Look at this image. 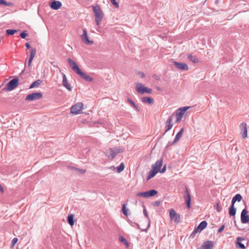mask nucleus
Masks as SVG:
<instances>
[{
    "label": "nucleus",
    "mask_w": 249,
    "mask_h": 249,
    "mask_svg": "<svg viewBox=\"0 0 249 249\" xmlns=\"http://www.w3.org/2000/svg\"><path fill=\"white\" fill-rule=\"evenodd\" d=\"M216 209L218 212H220L222 211L221 207L219 205L218 203H217L216 206Z\"/></svg>",
    "instance_id": "de8ad7c7"
},
{
    "label": "nucleus",
    "mask_w": 249,
    "mask_h": 249,
    "mask_svg": "<svg viewBox=\"0 0 249 249\" xmlns=\"http://www.w3.org/2000/svg\"><path fill=\"white\" fill-rule=\"evenodd\" d=\"M0 5L11 6L12 5V3L10 2H7L4 0H0Z\"/></svg>",
    "instance_id": "37998d69"
},
{
    "label": "nucleus",
    "mask_w": 249,
    "mask_h": 249,
    "mask_svg": "<svg viewBox=\"0 0 249 249\" xmlns=\"http://www.w3.org/2000/svg\"><path fill=\"white\" fill-rule=\"evenodd\" d=\"M67 60L72 70L77 74L81 70L77 64L70 58H69Z\"/></svg>",
    "instance_id": "0eeeda50"
},
{
    "label": "nucleus",
    "mask_w": 249,
    "mask_h": 249,
    "mask_svg": "<svg viewBox=\"0 0 249 249\" xmlns=\"http://www.w3.org/2000/svg\"><path fill=\"white\" fill-rule=\"evenodd\" d=\"M81 38L83 42L86 44L91 45L93 44V41H90L89 39L88 33L86 29L83 30V35L81 36Z\"/></svg>",
    "instance_id": "9b49d317"
},
{
    "label": "nucleus",
    "mask_w": 249,
    "mask_h": 249,
    "mask_svg": "<svg viewBox=\"0 0 249 249\" xmlns=\"http://www.w3.org/2000/svg\"><path fill=\"white\" fill-rule=\"evenodd\" d=\"M119 240L123 243L124 245H126L127 247L128 246V243L127 240L123 236H121L119 237Z\"/></svg>",
    "instance_id": "a19ab883"
},
{
    "label": "nucleus",
    "mask_w": 249,
    "mask_h": 249,
    "mask_svg": "<svg viewBox=\"0 0 249 249\" xmlns=\"http://www.w3.org/2000/svg\"><path fill=\"white\" fill-rule=\"evenodd\" d=\"M185 193L186 195L184 196V199L187 207L190 209L191 207V196L187 187H185Z\"/></svg>",
    "instance_id": "dca6fc26"
},
{
    "label": "nucleus",
    "mask_w": 249,
    "mask_h": 249,
    "mask_svg": "<svg viewBox=\"0 0 249 249\" xmlns=\"http://www.w3.org/2000/svg\"><path fill=\"white\" fill-rule=\"evenodd\" d=\"M242 199V196L239 194L235 195L232 198L231 200V204L234 205L236 201L240 202Z\"/></svg>",
    "instance_id": "393cba45"
},
{
    "label": "nucleus",
    "mask_w": 249,
    "mask_h": 249,
    "mask_svg": "<svg viewBox=\"0 0 249 249\" xmlns=\"http://www.w3.org/2000/svg\"><path fill=\"white\" fill-rule=\"evenodd\" d=\"M157 171L152 168V170H151L148 173L147 178V180H148L151 178H153L157 174Z\"/></svg>",
    "instance_id": "cd10ccee"
},
{
    "label": "nucleus",
    "mask_w": 249,
    "mask_h": 249,
    "mask_svg": "<svg viewBox=\"0 0 249 249\" xmlns=\"http://www.w3.org/2000/svg\"><path fill=\"white\" fill-rule=\"evenodd\" d=\"M213 241L210 240H207L204 241L200 247L202 249H213Z\"/></svg>",
    "instance_id": "2eb2a0df"
},
{
    "label": "nucleus",
    "mask_w": 249,
    "mask_h": 249,
    "mask_svg": "<svg viewBox=\"0 0 249 249\" xmlns=\"http://www.w3.org/2000/svg\"><path fill=\"white\" fill-rule=\"evenodd\" d=\"M122 212L123 214L125 215H128V210L126 208V204H124L122 206Z\"/></svg>",
    "instance_id": "4c0bfd02"
},
{
    "label": "nucleus",
    "mask_w": 249,
    "mask_h": 249,
    "mask_svg": "<svg viewBox=\"0 0 249 249\" xmlns=\"http://www.w3.org/2000/svg\"><path fill=\"white\" fill-rule=\"evenodd\" d=\"M0 192L1 193L4 192V189L3 187L0 184Z\"/></svg>",
    "instance_id": "5fc2aeb1"
},
{
    "label": "nucleus",
    "mask_w": 249,
    "mask_h": 249,
    "mask_svg": "<svg viewBox=\"0 0 249 249\" xmlns=\"http://www.w3.org/2000/svg\"><path fill=\"white\" fill-rule=\"evenodd\" d=\"M121 152L120 149L118 148H110V156L112 159H114L116 155Z\"/></svg>",
    "instance_id": "4be33fe9"
},
{
    "label": "nucleus",
    "mask_w": 249,
    "mask_h": 249,
    "mask_svg": "<svg viewBox=\"0 0 249 249\" xmlns=\"http://www.w3.org/2000/svg\"><path fill=\"white\" fill-rule=\"evenodd\" d=\"M18 241V239L17 238L15 237L13 238V239L12 240L11 246L14 247L15 245V244L17 243Z\"/></svg>",
    "instance_id": "49530a36"
},
{
    "label": "nucleus",
    "mask_w": 249,
    "mask_h": 249,
    "mask_svg": "<svg viewBox=\"0 0 249 249\" xmlns=\"http://www.w3.org/2000/svg\"><path fill=\"white\" fill-rule=\"evenodd\" d=\"M136 89L139 93L141 94H143L145 92L151 94L152 92L151 89L145 87L142 84L140 83H137L136 84Z\"/></svg>",
    "instance_id": "f03ea898"
},
{
    "label": "nucleus",
    "mask_w": 249,
    "mask_h": 249,
    "mask_svg": "<svg viewBox=\"0 0 249 249\" xmlns=\"http://www.w3.org/2000/svg\"><path fill=\"white\" fill-rule=\"evenodd\" d=\"M18 30L15 29H7L6 31V34L8 36L14 35L15 33H17Z\"/></svg>",
    "instance_id": "c9c22d12"
},
{
    "label": "nucleus",
    "mask_w": 249,
    "mask_h": 249,
    "mask_svg": "<svg viewBox=\"0 0 249 249\" xmlns=\"http://www.w3.org/2000/svg\"><path fill=\"white\" fill-rule=\"evenodd\" d=\"M67 221L71 226H73L74 224V215L72 214H69L67 217Z\"/></svg>",
    "instance_id": "7c9ffc66"
},
{
    "label": "nucleus",
    "mask_w": 249,
    "mask_h": 249,
    "mask_svg": "<svg viewBox=\"0 0 249 249\" xmlns=\"http://www.w3.org/2000/svg\"><path fill=\"white\" fill-rule=\"evenodd\" d=\"M160 201H156L154 202L153 205L155 206H159L160 205Z\"/></svg>",
    "instance_id": "3c124183"
},
{
    "label": "nucleus",
    "mask_w": 249,
    "mask_h": 249,
    "mask_svg": "<svg viewBox=\"0 0 249 249\" xmlns=\"http://www.w3.org/2000/svg\"><path fill=\"white\" fill-rule=\"evenodd\" d=\"M174 64L177 68L179 70L186 71L189 69L188 65L186 63L183 62H178L174 61Z\"/></svg>",
    "instance_id": "f8f14e48"
},
{
    "label": "nucleus",
    "mask_w": 249,
    "mask_h": 249,
    "mask_svg": "<svg viewBox=\"0 0 249 249\" xmlns=\"http://www.w3.org/2000/svg\"><path fill=\"white\" fill-rule=\"evenodd\" d=\"M162 165V159L156 161L155 164L152 166V168L157 171L158 172L160 170V168Z\"/></svg>",
    "instance_id": "6ab92c4d"
},
{
    "label": "nucleus",
    "mask_w": 249,
    "mask_h": 249,
    "mask_svg": "<svg viewBox=\"0 0 249 249\" xmlns=\"http://www.w3.org/2000/svg\"><path fill=\"white\" fill-rule=\"evenodd\" d=\"M93 11L95 16V21L97 25H99L103 19V13L98 5L92 6Z\"/></svg>",
    "instance_id": "f257e3e1"
},
{
    "label": "nucleus",
    "mask_w": 249,
    "mask_h": 249,
    "mask_svg": "<svg viewBox=\"0 0 249 249\" xmlns=\"http://www.w3.org/2000/svg\"><path fill=\"white\" fill-rule=\"evenodd\" d=\"M191 107H184L179 108L176 111L177 120L176 122H179L183 117L185 112Z\"/></svg>",
    "instance_id": "7ed1b4c3"
},
{
    "label": "nucleus",
    "mask_w": 249,
    "mask_h": 249,
    "mask_svg": "<svg viewBox=\"0 0 249 249\" xmlns=\"http://www.w3.org/2000/svg\"><path fill=\"white\" fill-rule=\"evenodd\" d=\"M25 47H26V48L27 49H30L31 48V46H30L29 43H28V42L25 43Z\"/></svg>",
    "instance_id": "603ef678"
},
{
    "label": "nucleus",
    "mask_w": 249,
    "mask_h": 249,
    "mask_svg": "<svg viewBox=\"0 0 249 249\" xmlns=\"http://www.w3.org/2000/svg\"><path fill=\"white\" fill-rule=\"evenodd\" d=\"M36 53V49L35 48H32L30 51V57L28 60V67H30L32 64V61L35 56Z\"/></svg>",
    "instance_id": "aec40b11"
},
{
    "label": "nucleus",
    "mask_w": 249,
    "mask_h": 249,
    "mask_svg": "<svg viewBox=\"0 0 249 249\" xmlns=\"http://www.w3.org/2000/svg\"><path fill=\"white\" fill-rule=\"evenodd\" d=\"M236 209L234 207V205L232 204L229 208V215L231 216H234L236 214Z\"/></svg>",
    "instance_id": "b1692460"
},
{
    "label": "nucleus",
    "mask_w": 249,
    "mask_h": 249,
    "mask_svg": "<svg viewBox=\"0 0 249 249\" xmlns=\"http://www.w3.org/2000/svg\"><path fill=\"white\" fill-rule=\"evenodd\" d=\"M125 166L124 162H122L120 165L116 167L117 172L120 173L122 172L124 169Z\"/></svg>",
    "instance_id": "72a5a7b5"
},
{
    "label": "nucleus",
    "mask_w": 249,
    "mask_h": 249,
    "mask_svg": "<svg viewBox=\"0 0 249 249\" xmlns=\"http://www.w3.org/2000/svg\"><path fill=\"white\" fill-rule=\"evenodd\" d=\"M207 226V222L206 221H202L196 227L197 229L201 232Z\"/></svg>",
    "instance_id": "a878e982"
},
{
    "label": "nucleus",
    "mask_w": 249,
    "mask_h": 249,
    "mask_svg": "<svg viewBox=\"0 0 249 249\" xmlns=\"http://www.w3.org/2000/svg\"><path fill=\"white\" fill-rule=\"evenodd\" d=\"M83 104L82 102H78L72 106L71 109V112L72 114H78L83 108Z\"/></svg>",
    "instance_id": "423d86ee"
},
{
    "label": "nucleus",
    "mask_w": 249,
    "mask_h": 249,
    "mask_svg": "<svg viewBox=\"0 0 249 249\" xmlns=\"http://www.w3.org/2000/svg\"><path fill=\"white\" fill-rule=\"evenodd\" d=\"M140 75L142 78H143L145 76V74L143 72L140 73Z\"/></svg>",
    "instance_id": "6e6d98bb"
},
{
    "label": "nucleus",
    "mask_w": 249,
    "mask_h": 249,
    "mask_svg": "<svg viewBox=\"0 0 249 249\" xmlns=\"http://www.w3.org/2000/svg\"><path fill=\"white\" fill-rule=\"evenodd\" d=\"M28 36V34L26 31H24L20 33L19 36L21 38L24 39Z\"/></svg>",
    "instance_id": "79ce46f5"
},
{
    "label": "nucleus",
    "mask_w": 249,
    "mask_h": 249,
    "mask_svg": "<svg viewBox=\"0 0 249 249\" xmlns=\"http://www.w3.org/2000/svg\"><path fill=\"white\" fill-rule=\"evenodd\" d=\"M187 58L191 61H192L193 62L195 63H197L199 62L198 59L194 55H192V54H189L187 56Z\"/></svg>",
    "instance_id": "2f4dec72"
},
{
    "label": "nucleus",
    "mask_w": 249,
    "mask_h": 249,
    "mask_svg": "<svg viewBox=\"0 0 249 249\" xmlns=\"http://www.w3.org/2000/svg\"><path fill=\"white\" fill-rule=\"evenodd\" d=\"M42 82V80L38 79L34 82L30 86L29 89H33L36 87H38Z\"/></svg>",
    "instance_id": "bb28decb"
},
{
    "label": "nucleus",
    "mask_w": 249,
    "mask_h": 249,
    "mask_svg": "<svg viewBox=\"0 0 249 249\" xmlns=\"http://www.w3.org/2000/svg\"><path fill=\"white\" fill-rule=\"evenodd\" d=\"M169 215L171 220H174L176 223H178L180 222V215L177 214L174 209H171L170 210Z\"/></svg>",
    "instance_id": "6e6552de"
},
{
    "label": "nucleus",
    "mask_w": 249,
    "mask_h": 249,
    "mask_svg": "<svg viewBox=\"0 0 249 249\" xmlns=\"http://www.w3.org/2000/svg\"><path fill=\"white\" fill-rule=\"evenodd\" d=\"M63 85L69 91L71 90V88L69 84L68 83V81L66 76L65 74H63Z\"/></svg>",
    "instance_id": "412c9836"
},
{
    "label": "nucleus",
    "mask_w": 249,
    "mask_h": 249,
    "mask_svg": "<svg viewBox=\"0 0 249 249\" xmlns=\"http://www.w3.org/2000/svg\"><path fill=\"white\" fill-rule=\"evenodd\" d=\"M110 1L115 6V8H119V4L117 0H110Z\"/></svg>",
    "instance_id": "c03bdc74"
},
{
    "label": "nucleus",
    "mask_w": 249,
    "mask_h": 249,
    "mask_svg": "<svg viewBox=\"0 0 249 249\" xmlns=\"http://www.w3.org/2000/svg\"><path fill=\"white\" fill-rule=\"evenodd\" d=\"M248 211L244 209L241 213V221L243 224H246L249 222V215Z\"/></svg>",
    "instance_id": "1a4fd4ad"
},
{
    "label": "nucleus",
    "mask_w": 249,
    "mask_h": 249,
    "mask_svg": "<svg viewBox=\"0 0 249 249\" xmlns=\"http://www.w3.org/2000/svg\"><path fill=\"white\" fill-rule=\"evenodd\" d=\"M225 228V225H223L221 227H220L218 230V233H220Z\"/></svg>",
    "instance_id": "8fccbe9b"
},
{
    "label": "nucleus",
    "mask_w": 249,
    "mask_h": 249,
    "mask_svg": "<svg viewBox=\"0 0 249 249\" xmlns=\"http://www.w3.org/2000/svg\"><path fill=\"white\" fill-rule=\"evenodd\" d=\"M183 131H184L183 128H181L180 129V130L176 135L174 142L172 143L168 142L167 146H169L171 145L174 144L176 143V142H177L180 140L181 137H182V136L183 135Z\"/></svg>",
    "instance_id": "a211bd4d"
},
{
    "label": "nucleus",
    "mask_w": 249,
    "mask_h": 249,
    "mask_svg": "<svg viewBox=\"0 0 249 249\" xmlns=\"http://www.w3.org/2000/svg\"><path fill=\"white\" fill-rule=\"evenodd\" d=\"M158 193L157 191L154 189H152L147 191V197L153 196L157 195Z\"/></svg>",
    "instance_id": "473e14b6"
},
{
    "label": "nucleus",
    "mask_w": 249,
    "mask_h": 249,
    "mask_svg": "<svg viewBox=\"0 0 249 249\" xmlns=\"http://www.w3.org/2000/svg\"><path fill=\"white\" fill-rule=\"evenodd\" d=\"M69 168L72 170L76 171L79 175L83 174L86 172V170H83L73 166H69Z\"/></svg>",
    "instance_id": "c756f323"
},
{
    "label": "nucleus",
    "mask_w": 249,
    "mask_h": 249,
    "mask_svg": "<svg viewBox=\"0 0 249 249\" xmlns=\"http://www.w3.org/2000/svg\"><path fill=\"white\" fill-rule=\"evenodd\" d=\"M19 84V79L14 78L11 80L6 85L7 90L11 91L15 89Z\"/></svg>",
    "instance_id": "20e7f679"
},
{
    "label": "nucleus",
    "mask_w": 249,
    "mask_h": 249,
    "mask_svg": "<svg viewBox=\"0 0 249 249\" xmlns=\"http://www.w3.org/2000/svg\"><path fill=\"white\" fill-rule=\"evenodd\" d=\"M237 247L241 249H245V245L242 244L241 242V241H242L243 239L241 237H238L237 238Z\"/></svg>",
    "instance_id": "c85d7f7f"
},
{
    "label": "nucleus",
    "mask_w": 249,
    "mask_h": 249,
    "mask_svg": "<svg viewBox=\"0 0 249 249\" xmlns=\"http://www.w3.org/2000/svg\"><path fill=\"white\" fill-rule=\"evenodd\" d=\"M127 101L131 105H132L137 111H140L139 108H138V107H137V106L135 104L134 102L133 101H132L131 99L127 98Z\"/></svg>",
    "instance_id": "f704fd0d"
},
{
    "label": "nucleus",
    "mask_w": 249,
    "mask_h": 249,
    "mask_svg": "<svg viewBox=\"0 0 249 249\" xmlns=\"http://www.w3.org/2000/svg\"><path fill=\"white\" fill-rule=\"evenodd\" d=\"M143 214L148 220L149 223H148V224L147 226V228H149L150 226V219L148 216V213H147L146 209H143Z\"/></svg>",
    "instance_id": "ea45409f"
},
{
    "label": "nucleus",
    "mask_w": 249,
    "mask_h": 249,
    "mask_svg": "<svg viewBox=\"0 0 249 249\" xmlns=\"http://www.w3.org/2000/svg\"><path fill=\"white\" fill-rule=\"evenodd\" d=\"M173 121V116H170L166 122V130L163 133L164 135L167 131L170 130L173 127V124H172Z\"/></svg>",
    "instance_id": "f3484780"
},
{
    "label": "nucleus",
    "mask_w": 249,
    "mask_h": 249,
    "mask_svg": "<svg viewBox=\"0 0 249 249\" xmlns=\"http://www.w3.org/2000/svg\"><path fill=\"white\" fill-rule=\"evenodd\" d=\"M137 196L139 197H143L145 198H148L147 197V191L143 192H140L138 193L136 195Z\"/></svg>",
    "instance_id": "e433bc0d"
},
{
    "label": "nucleus",
    "mask_w": 249,
    "mask_h": 249,
    "mask_svg": "<svg viewBox=\"0 0 249 249\" xmlns=\"http://www.w3.org/2000/svg\"><path fill=\"white\" fill-rule=\"evenodd\" d=\"M116 168L114 166H110V170L115 171Z\"/></svg>",
    "instance_id": "864d4df0"
},
{
    "label": "nucleus",
    "mask_w": 249,
    "mask_h": 249,
    "mask_svg": "<svg viewBox=\"0 0 249 249\" xmlns=\"http://www.w3.org/2000/svg\"><path fill=\"white\" fill-rule=\"evenodd\" d=\"M43 97V94L41 92H33L28 94L25 98L26 101H34L38 100Z\"/></svg>",
    "instance_id": "39448f33"
},
{
    "label": "nucleus",
    "mask_w": 249,
    "mask_h": 249,
    "mask_svg": "<svg viewBox=\"0 0 249 249\" xmlns=\"http://www.w3.org/2000/svg\"><path fill=\"white\" fill-rule=\"evenodd\" d=\"M49 5L52 9L57 10L61 7L62 3L60 1L53 0L50 3Z\"/></svg>",
    "instance_id": "4468645a"
},
{
    "label": "nucleus",
    "mask_w": 249,
    "mask_h": 249,
    "mask_svg": "<svg viewBox=\"0 0 249 249\" xmlns=\"http://www.w3.org/2000/svg\"><path fill=\"white\" fill-rule=\"evenodd\" d=\"M128 222L129 224L131 225V226L133 227H135V226H136L138 229H141L140 225L138 223L134 222H132L131 220H129Z\"/></svg>",
    "instance_id": "a18cd8bd"
},
{
    "label": "nucleus",
    "mask_w": 249,
    "mask_h": 249,
    "mask_svg": "<svg viewBox=\"0 0 249 249\" xmlns=\"http://www.w3.org/2000/svg\"><path fill=\"white\" fill-rule=\"evenodd\" d=\"M141 100L143 103H147L150 105H153L154 103L153 99L150 97H143L142 98Z\"/></svg>",
    "instance_id": "5701e85b"
},
{
    "label": "nucleus",
    "mask_w": 249,
    "mask_h": 249,
    "mask_svg": "<svg viewBox=\"0 0 249 249\" xmlns=\"http://www.w3.org/2000/svg\"><path fill=\"white\" fill-rule=\"evenodd\" d=\"M240 129L241 134L243 139L246 138L248 136V130L247 128V124L245 122H242L240 124Z\"/></svg>",
    "instance_id": "9d476101"
},
{
    "label": "nucleus",
    "mask_w": 249,
    "mask_h": 249,
    "mask_svg": "<svg viewBox=\"0 0 249 249\" xmlns=\"http://www.w3.org/2000/svg\"><path fill=\"white\" fill-rule=\"evenodd\" d=\"M198 231H199L197 229L196 227H195L193 232L191 233V235H190V238H193L196 234L197 233Z\"/></svg>",
    "instance_id": "58836bf2"
},
{
    "label": "nucleus",
    "mask_w": 249,
    "mask_h": 249,
    "mask_svg": "<svg viewBox=\"0 0 249 249\" xmlns=\"http://www.w3.org/2000/svg\"><path fill=\"white\" fill-rule=\"evenodd\" d=\"M24 73V71H22L20 73V75H21Z\"/></svg>",
    "instance_id": "4d7b16f0"
},
{
    "label": "nucleus",
    "mask_w": 249,
    "mask_h": 249,
    "mask_svg": "<svg viewBox=\"0 0 249 249\" xmlns=\"http://www.w3.org/2000/svg\"><path fill=\"white\" fill-rule=\"evenodd\" d=\"M166 165H164L163 166V167L160 170L159 172L160 173H163L166 171Z\"/></svg>",
    "instance_id": "09e8293b"
},
{
    "label": "nucleus",
    "mask_w": 249,
    "mask_h": 249,
    "mask_svg": "<svg viewBox=\"0 0 249 249\" xmlns=\"http://www.w3.org/2000/svg\"><path fill=\"white\" fill-rule=\"evenodd\" d=\"M77 75H78L81 78L84 79L86 82H90L93 80V79L92 77H91L90 76L87 74L86 73L83 72L81 70L77 74Z\"/></svg>",
    "instance_id": "ddd939ff"
}]
</instances>
